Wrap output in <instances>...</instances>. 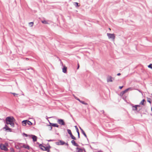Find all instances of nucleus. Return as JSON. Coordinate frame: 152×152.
Instances as JSON below:
<instances>
[{
	"instance_id": "nucleus-25",
	"label": "nucleus",
	"mask_w": 152,
	"mask_h": 152,
	"mask_svg": "<svg viewBox=\"0 0 152 152\" xmlns=\"http://www.w3.org/2000/svg\"><path fill=\"white\" fill-rule=\"evenodd\" d=\"M147 101L149 102V103H150V104H151V102L150 101V99L149 98H147Z\"/></svg>"
},
{
	"instance_id": "nucleus-18",
	"label": "nucleus",
	"mask_w": 152,
	"mask_h": 152,
	"mask_svg": "<svg viewBox=\"0 0 152 152\" xmlns=\"http://www.w3.org/2000/svg\"><path fill=\"white\" fill-rule=\"evenodd\" d=\"M129 88H127V89H126L124 91H123L122 92L123 94H124L125 93L127 92L129 90Z\"/></svg>"
},
{
	"instance_id": "nucleus-24",
	"label": "nucleus",
	"mask_w": 152,
	"mask_h": 152,
	"mask_svg": "<svg viewBox=\"0 0 152 152\" xmlns=\"http://www.w3.org/2000/svg\"><path fill=\"white\" fill-rule=\"evenodd\" d=\"M77 134H78V137L79 138H80V134H79V132L78 131V129L77 128Z\"/></svg>"
},
{
	"instance_id": "nucleus-13",
	"label": "nucleus",
	"mask_w": 152,
	"mask_h": 152,
	"mask_svg": "<svg viewBox=\"0 0 152 152\" xmlns=\"http://www.w3.org/2000/svg\"><path fill=\"white\" fill-rule=\"evenodd\" d=\"M4 129H5L6 130H9L10 132L11 131V129L9 128L7 125H5V127H4Z\"/></svg>"
},
{
	"instance_id": "nucleus-15",
	"label": "nucleus",
	"mask_w": 152,
	"mask_h": 152,
	"mask_svg": "<svg viewBox=\"0 0 152 152\" xmlns=\"http://www.w3.org/2000/svg\"><path fill=\"white\" fill-rule=\"evenodd\" d=\"M77 99V100H78L80 102H81L83 104H85V105H87L88 104L86 103H85L83 101H80L79 99Z\"/></svg>"
},
{
	"instance_id": "nucleus-37",
	"label": "nucleus",
	"mask_w": 152,
	"mask_h": 152,
	"mask_svg": "<svg viewBox=\"0 0 152 152\" xmlns=\"http://www.w3.org/2000/svg\"><path fill=\"white\" fill-rule=\"evenodd\" d=\"M78 67H77V69H78L79 67V65L78 64Z\"/></svg>"
},
{
	"instance_id": "nucleus-40",
	"label": "nucleus",
	"mask_w": 152,
	"mask_h": 152,
	"mask_svg": "<svg viewBox=\"0 0 152 152\" xmlns=\"http://www.w3.org/2000/svg\"><path fill=\"white\" fill-rule=\"evenodd\" d=\"M48 148H49V149L50 148V146H48Z\"/></svg>"
},
{
	"instance_id": "nucleus-20",
	"label": "nucleus",
	"mask_w": 152,
	"mask_h": 152,
	"mask_svg": "<svg viewBox=\"0 0 152 152\" xmlns=\"http://www.w3.org/2000/svg\"><path fill=\"white\" fill-rule=\"evenodd\" d=\"M23 147H24L25 148H27L28 149H29V146L28 145L25 146V145H23Z\"/></svg>"
},
{
	"instance_id": "nucleus-2",
	"label": "nucleus",
	"mask_w": 152,
	"mask_h": 152,
	"mask_svg": "<svg viewBox=\"0 0 152 152\" xmlns=\"http://www.w3.org/2000/svg\"><path fill=\"white\" fill-rule=\"evenodd\" d=\"M107 35L109 39H112L113 40H114L115 38V36L114 34L107 33Z\"/></svg>"
},
{
	"instance_id": "nucleus-9",
	"label": "nucleus",
	"mask_w": 152,
	"mask_h": 152,
	"mask_svg": "<svg viewBox=\"0 0 152 152\" xmlns=\"http://www.w3.org/2000/svg\"><path fill=\"white\" fill-rule=\"evenodd\" d=\"M113 78L111 76H108L107 78V80L108 82H112L113 81V80L112 79Z\"/></svg>"
},
{
	"instance_id": "nucleus-3",
	"label": "nucleus",
	"mask_w": 152,
	"mask_h": 152,
	"mask_svg": "<svg viewBox=\"0 0 152 152\" xmlns=\"http://www.w3.org/2000/svg\"><path fill=\"white\" fill-rule=\"evenodd\" d=\"M0 148L2 150L7 151L8 150V149L6 147V145L4 144H1L0 145Z\"/></svg>"
},
{
	"instance_id": "nucleus-39",
	"label": "nucleus",
	"mask_w": 152,
	"mask_h": 152,
	"mask_svg": "<svg viewBox=\"0 0 152 152\" xmlns=\"http://www.w3.org/2000/svg\"><path fill=\"white\" fill-rule=\"evenodd\" d=\"M26 60H28V58H26Z\"/></svg>"
},
{
	"instance_id": "nucleus-33",
	"label": "nucleus",
	"mask_w": 152,
	"mask_h": 152,
	"mask_svg": "<svg viewBox=\"0 0 152 152\" xmlns=\"http://www.w3.org/2000/svg\"><path fill=\"white\" fill-rule=\"evenodd\" d=\"M54 140H48V141L49 142H50V141H54Z\"/></svg>"
},
{
	"instance_id": "nucleus-14",
	"label": "nucleus",
	"mask_w": 152,
	"mask_h": 152,
	"mask_svg": "<svg viewBox=\"0 0 152 152\" xmlns=\"http://www.w3.org/2000/svg\"><path fill=\"white\" fill-rule=\"evenodd\" d=\"M27 120L23 121L22 122V124L23 126H25L27 124Z\"/></svg>"
},
{
	"instance_id": "nucleus-17",
	"label": "nucleus",
	"mask_w": 152,
	"mask_h": 152,
	"mask_svg": "<svg viewBox=\"0 0 152 152\" xmlns=\"http://www.w3.org/2000/svg\"><path fill=\"white\" fill-rule=\"evenodd\" d=\"M71 142L73 145L76 146V143L74 140L72 141Z\"/></svg>"
},
{
	"instance_id": "nucleus-41",
	"label": "nucleus",
	"mask_w": 152,
	"mask_h": 152,
	"mask_svg": "<svg viewBox=\"0 0 152 152\" xmlns=\"http://www.w3.org/2000/svg\"><path fill=\"white\" fill-rule=\"evenodd\" d=\"M109 29L110 30V31L111 30V29H110V28H109Z\"/></svg>"
},
{
	"instance_id": "nucleus-1",
	"label": "nucleus",
	"mask_w": 152,
	"mask_h": 152,
	"mask_svg": "<svg viewBox=\"0 0 152 152\" xmlns=\"http://www.w3.org/2000/svg\"><path fill=\"white\" fill-rule=\"evenodd\" d=\"M5 120L7 124H10L12 127L14 126V122L15 121V119L13 116H9L7 117Z\"/></svg>"
},
{
	"instance_id": "nucleus-7",
	"label": "nucleus",
	"mask_w": 152,
	"mask_h": 152,
	"mask_svg": "<svg viewBox=\"0 0 152 152\" xmlns=\"http://www.w3.org/2000/svg\"><path fill=\"white\" fill-rule=\"evenodd\" d=\"M140 106L138 105H133L132 106V110H137V107H140Z\"/></svg>"
},
{
	"instance_id": "nucleus-10",
	"label": "nucleus",
	"mask_w": 152,
	"mask_h": 152,
	"mask_svg": "<svg viewBox=\"0 0 152 152\" xmlns=\"http://www.w3.org/2000/svg\"><path fill=\"white\" fill-rule=\"evenodd\" d=\"M31 136L32 137V138L33 139V141L34 142H35L37 140V136L34 135H31Z\"/></svg>"
},
{
	"instance_id": "nucleus-4",
	"label": "nucleus",
	"mask_w": 152,
	"mask_h": 152,
	"mask_svg": "<svg viewBox=\"0 0 152 152\" xmlns=\"http://www.w3.org/2000/svg\"><path fill=\"white\" fill-rule=\"evenodd\" d=\"M67 131L68 133L70 134L71 138L73 140H75V137L72 134L71 130L69 129H68Z\"/></svg>"
},
{
	"instance_id": "nucleus-34",
	"label": "nucleus",
	"mask_w": 152,
	"mask_h": 152,
	"mask_svg": "<svg viewBox=\"0 0 152 152\" xmlns=\"http://www.w3.org/2000/svg\"><path fill=\"white\" fill-rule=\"evenodd\" d=\"M123 87V86H119V88L120 89H121Z\"/></svg>"
},
{
	"instance_id": "nucleus-6",
	"label": "nucleus",
	"mask_w": 152,
	"mask_h": 152,
	"mask_svg": "<svg viewBox=\"0 0 152 152\" xmlns=\"http://www.w3.org/2000/svg\"><path fill=\"white\" fill-rule=\"evenodd\" d=\"M77 152H85V150L83 148H77Z\"/></svg>"
},
{
	"instance_id": "nucleus-11",
	"label": "nucleus",
	"mask_w": 152,
	"mask_h": 152,
	"mask_svg": "<svg viewBox=\"0 0 152 152\" xmlns=\"http://www.w3.org/2000/svg\"><path fill=\"white\" fill-rule=\"evenodd\" d=\"M39 147L43 151H46V149L45 148V147L44 146L42 145V144H40L39 145Z\"/></svg>"
},
{
	"instance_id": "nucleus-5",
	"label": "nucleus",
	"mask_w": 152,
	"mask_h": 152,
	"mask_svg": "<svg viewBox=\"0 0 152 152\" xmlns=\"http://www.w3.org/2000/svg\"><path fill=\"white\" fill-rule=\"evenodd\" d=\"M57 122L59 124L61 125H65V123L63 119H58V120Z\"/></svg>"
},
{
	"instance_id": "nucleus-27",
	"label": "nucleus",
	"mask_w": 152,
	"mask_h": 152,
	"mask_svg": "<svg viewBox=\"0 0 152 152\" xmlns=\"http://www.w3.org/2000/svg\"><path fill=\"white\" fill-rule=\"evenodd\" d=\"M82 131V133L84 135V136L86 137V133H85V132H84V131L82 130V129H81Z\"/></svg>"
},
{
	"instance_id": "nucleus-22",
	"label": "nucleus",
	"mask_w": 152,
	"mask_h": 152,
	"mask_svg": "<svg viewBox=\"0 0 152 152\" xmlns=\"http://www.w3.org/2000/svg\"><path fill=\"white\" fill-rule=\"evenodd\" d=\"M60 145H63L65 143V142H64L62 140L60 141Z\"/></svg>"
},
{
	"instance_id": "nucleus-44",
	"label": "nucleus",
	"mask_w": 152,
	"mask_h": 152,
	"mask_svg": "<svg viewBox=\"0 0 152 152\" xmlns=\"http://www.w3.org/2000/svg\"><path fill=\"white\" fill-rule=\"evenodd\" d=\"M6 144V145H8V144Z\"/></svg>"
},
{
	"instance_id": "nucleus-23",
	"label": "nucleus",
	"mask_w": 152,
	"mask_h": 152,
	"mask_svg": "<svg viewBox=\"0 0 152 152\" xmlns=\"http://www.w3.org/2000/svg\"><path fill=\"white\" fill-rule=\"evenodd\" d=\"M33 22H31L29 23V25L31 27H32L33 26Z\"/></svg>"
},
{
	"instance_id": "nucleus-42",
	"label": "nucleus",
	"mask_w": 152,
	"mask_h": 152,
	"mask_svg": "<svg viewBox=\"0 0 152 152\" xmlns=\"http://www.w3.org/2000/svg\"><path fill=\"white\" fill-rule=\"evenodd\" d=\"M74 4H76V2H75V3H74Z\"/></svg>"
},
{
	"instance_id": "nucleus-36",
	"label": "nucleus",
	"mask_w": 152,
	"mask_h": 152,
	"mask_svg": "<svg viewBox=\"0 0 152 152\" xmlns=\"http://www.w3.org/2000/svg\"><path fill=\"white\" fill-rule=\"evenodd\" d=\"M80 5H78V4L77 2V6H79Z\"/></svg>"
},
{
	"instance_id": "nucleus-43",
	"label": "nucleus",
	"mask_w": 152,
	"mask_h": 152,
	"mask_svg": "<svg viewBox=\"0 0 152 152\" xmlns=\"http://www.w3.org/2000/svg\"><path fill=\"white\" fill-rule=\"evenodd\" d=\"M75 127L76 128V126H75Z\"/></svg>"
},
{
	"instance_id": "nucleus-16",
	"label": "nucleus",
	"mask_w": 152,
	"mask_h": 152,
	"mask_svg": "<svg viewBox=\"0 0 152 152\" xmlns=\"http://www.w3.org/2000/svg\"><path fill=\"white\" fill-rule=\"evenodd\" d=\"M27 124L29 125H31L32 124V123L31 121L28 120H27Z\"/></svg>"
},
{
	"instance_id": "nucleus-28",
	"label": "nucleus",
	"mask_w": 152,
	"mask_h": 152,
	"mask_svg": "<svg viewBox=\"0 0 152 152\" xmlns=\"http://www.w3.org/2000/svg\"><path fill=\"white\" fill-rule=\"evenodd\" d=\"M152 64H150L148 66V67L149 68H151V69H152Z\"/></svg>"
},
{
	"instance_id": "nucleus-35",
	"label": "nucleus",
	"mask_w": 152,
	"mask_h": 152,
	"mask_svg": "<svg viewBox=\"0 0 152 152\" xmlns=\"http://www.w3.org/2000/svg\"><path fill=\"white\" fill-rule=\"evenodd\" d=\"M117 75L118 76H120L121 75V74L120 73H118L117 74Z\"/></svg>"
},
{
	"instance_id": "nucleus-8",
	"label": "nucleus",
	"mask_w": 152,
	"mask_h": 152,
	"mask_svg": "<svg viewBox=\"0 0 152 152\" xmlns=\"http://www.w3.org/2000/svg\"><path fill=\"white\" fill-rule=\"evenodd\" d=\"M49 123L50 124V126H53V127H58L59 126L57 124L52 123L50 122H49Z\"/></svg>"
},
{
	"instance_id": "nucleus-12",
	"label": "nucleus",
	"mask_w": 152,
	"mask_h": 152,
	"mask_svg": "<svg viewBox=\"0 0 152 152\" xmlns=\"http://www.w3.org/2000/svg\"><path fill=\"white\" fill-rule=\"evenodd\" d=\"M67 68L65 66H64L62 68V72L64 73H66V72Z\"/></svg>"
},
{
	"instance_id": "nucleus-38",
	"label": "nucleus",
	"mask_w": 152,
	"mask_h": 152,
	"mask_svg": "<svg viewBox=\"0 0 152 152\" xmlns=\"http://www.w3.org/2000/svg\"><path fill=\"white\" fill-rule=\"evenodd\" d=\"M52 127L51 126H50V130H52Z\"/></svg>"
},
{
	"instance_id": "nucleus-29",
	"label": "nucleus",
	"mask_w": 152,
	"mask_h": 152,
	"mask_svg": "<svg viewBox=\"0 0 152 152\" xmlns=\"http://www.w3.org/2000/svg\"><path fill=\"white\" fill-rule=\"evenodd\" d=\"M11 93L12 94H13L14 96H15L16 95H18V94H16L15 93Z\"/></svg>"
},
{
	"instance_id": "nucleus-30",
	"label": "nucleus",
	"mask_w": 152,
	"mask_h": 152,
	"mask_svg": "<svg viewBox=\"0 0 152 152\" xmlns=\"http://www.w3.org/2000/svg\"><path fill=\"white\" fill-rule=\"evenodd\" d=\"M56 145H60V142H56Z\"/></svg>"
},
{
	"instance_id": "nucleus-32",
	"label": "nucleus",
	"mask_w": 152,
	"mask_h": 152,
	"mask_svg": "<svg viewBox=\"0 0 152 152\" xmlns=\"http://www.w3.org/2000/svg\"><path fill=\"white\" fill-rule=\"evenodd\" d=\"M45 148L46 149V151L49 149V148L48 146L45 147Z\"/></svg>"
},
{
	"instance_id": "nucleus-31",
	"label": "nucleus",
	"mask_w": 152,
	"mask_h": 152,
	"mask_svg": "<svg viewBox=\"0 0 152 152\" xmlns=\"http://www.w3.org/2000/svg\"><path fill=\"white\" fill-rule=\"evenodd\" d=\"M11 152H14V151L13 148H12L10 149Z\"/></svg>"
},
{
	"instance_id": "nucleus-21",
	"label": "nucleus",
	"mask_w": 152,
	"mask_h": 152,
	"mask_svg": "<svg viewBox=\"0 0 152 152\" xmlns=\"http://www.w3.org/2000/svg\"><path fill=\"white\" fill-rule=\"evenodd\" d=\"M41 22H42V23L44 24H48L47 21L45 20H42Z\"/></svg>"
},
{
	"instance_id": "nucleus-26",
	"label": "nucleus",
	"mask_w": 152,
	"mask_h": 152,
	"mask_svg": "<svg viewBox=\"0 0 152 152\" xmlns=\"http://www.w3.org/2000/svg\"><path fill=\"white\" fill-rule=\"evenodd\" d=\"M23 136H25L26 137H28V135L27 134H25V133H23ZM29 136L30 135H29Z\"/></svg>"
},
{
	"instance_id": "nucleus-19",
	"label": "nucleus",
	"mask_w": 152,
	"mask_h": 152,
	"mask_svg": "<svg viewBox=\"0 0 152 152\" xmlns=\"http://www.w3.org/2000/svg\"><path fill=\"white\" fill-rule=\"evenodd\" d=\"M145 102V99H143L140 102V104L142 105H144V102Z\"/></svg>"
}]
</instances>
